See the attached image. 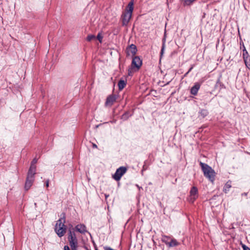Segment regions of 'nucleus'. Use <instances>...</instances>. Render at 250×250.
<instances>
[{
    "mask_svg": "<svg viewBox=\"0 0 250 250\" xmlns=\"http://www.w3.org/2000/svg\"><path fill=\"white\" fill-rule=\"evenodd\" d=\"M200 165L201 167L204 176L213 183L215 180V177L216 175L215 171L207 164L200 162Z\"/></svg>",
    "mask_w": 250,
    "mask_h": 250,
    "instance_id": "obj_1",
    "label": "nucleus"
},
{
    "mask_svg": "<svg viewBox=\"0 0 250 250\" xmlns=\"http://www.w3.org/2000/svg\"><path fill=\"white\" fill-rule=\"evenodd\" d=\"M133 5V0H132L128 3L125 9V12L122 14V23L124 25H126L128 24L132 17V14L134 8Z\"/></svg>",
    "mask_w": 250,
    "mask_h": 250,
    "instance_id": "obj_2",
    "label": "nucleus"
},
{
    "mask_svg": "<svg viewBox=\"0 0 250 250\" xmlns=\"http://www.w3.org/2000/svg\"><path fill=\"white\" fill-rule=\"evenodd\" d=\"M65 218L63 216V218H61L57 221L55 230L57 235L61 237L63 236L66 232V227L64 225Z\"/></svg>",
    "mask_w": 250,
    "mask_h": 250,
    "instance_id": "obj_3",
    "label": "nucleus"
},
{
    "mask_svg": "<svg viewBox=\"0 0 250 250\" xmlns=\"http://www.w3.org/2000/svg\"><path fill=\"white\" fill-rule=\"evenodd\" d=\"M142 64V61L139 57H134L132 59L131 66L128 70V75H131L134 71L139 70Z\"/></svg>",
    "mask_w": 250,
    "mask_h": 250,
    "instance_id": "obj_4",
    "label": "nucleus"
},
{
    "mask_svg": "<svg viewBox=\"0 0 250 250\" xmlns=\"http://www.w3.org/2000/svg\"><path fill=\"white\" fill-rule=\"evenodd\" d=\"M68 241L72 250H77L78 246V242L76 234L70 230L68 233Z\"/></svg>",
    "mask_w": 250,
    "mask_h": 250,
    "instance_id": "obj_5",
    "label": "nucleus"
},
{
    "mask_svg": "<svg viewBox=\"0 0 250 250\" xmlns=\"http://www.w3.org/2000/svg\"><path fill=\"white\" fill-rule=\"evenodd\" d=\"M36 173L32 172H28L25 184V189L28 190L34 181V175Z\"/></svg>",
    "mask_w": 250,
    "mask_h": 250,
    "instance_id": "obj_6",
    "label": "nucleus"
},
{
    "mask_svg": "<svg viewBox=\"0 0 250 250\" xmlns=\"http://www.w3.org/2000/svg\"><path fill=\"white\" fill-rule=\"evenodd\" d=\"M127 168L125 167H121L118 168L115 174L113 175V178L117 181H119L122 176L126 172Z\"/></svg>",
    "mask_w": 250,
    "mask_h": 250,
    "instance_id": "obj_7",
    "label": "nucleus"
},
{
    "mask_svg": "<svg viewBox=\"0 0 250 250\" xmlns=\"http://www.w3.org/2000/svg\"><path fill=\"white\" fill-rule=\"evenodd\" d=\"M198 197V189L195 187H193L190 191V196L189 197V201L191 203H193L194 201Z\"/></svg>",
    "mask_w": 250,
    "mask_h": 250,
    "instance_id": "obj_8",
    "label": "nucleus"
},
{
    "mask_svg": "<svg viewBox=\"0 0 250 250\" xmlns=\"http://www.w3.org/2000/svg\"><path fill=\"white\" fill-rule=\"evenodd\" d=\"M117 96L115 95H110L106 99L105 104L107 106H111L115 102Z\"/></svg>",
    "mask_w": 250,
    "mask_h": 250,
    "instance_id": "obj_9",
    "label": "nucleus"
},
{
    "mask_svg": "<svg viewBox=\"0 0 250 250\" xmlns=\"http://www.w3.org/2000/svg\"><path fill=\"white\" fill-rule=\"evenodd\" d=\"M137 52V48L136 46L132 44L127 49V53L128 55L134 56L135 55Z\"/></svg>",
    "mask_w": 250,
    "mask_h": 250,
    "instance_id": "obj_10",
    "label": "nucleus"
},
{
    "mask_svg": "<svg viewBox=\"0 0 250 250\" xmlns=\"http://www.w3.org/2000/svg\"><path fill=\"white\" fill-rule=\"evenodd\" d=\"M200 84L198 83H195L193 86H192L190 89V93L193 95H196L197 94L198 91L200 88Z\"/></svg>",
    "mask_w": 250,
    "mask_h": 250,
    "instance_id": "obj_11",
    "label": "nucleus"
},
{
    "mask_svg": "<svg viewBox=\"0 0 250 250\" xmlns=\"http://www.w3.org/2000/svg\"><path fill=\"white\" fill-rule=\"evenodd\" d=\"M76 231L81 233H85L86 232V227L83 224H79L75 227Z\"/></svg>",
    "mask_w": 250,
    "mask_h": 250,
    "instance_id": "obj_12",
    "label": "nucleus"
},
{
    "mask_svg": "<svg viewBox=\"0 0 250 250\" xmlns=\"http://www.w3.org/2000/svg\"><path fill=\"white\" fill-rule=\"evenodd\" d=\"M37 163V159L36 158H34L31 162V166L28 171L36 173V167L35 165Z\"/></svg>",
    "mask_w": 250,
    "mask_h": 250,
    "instance_id": "obj_13",
    "label": "nucleus"
},
{
    "mask_svg": "<svg viewBox=\"0 0 250 250\" xmlns=\"http://www.w3.org/2000/svg\"><path fill=\"white\" fill-rule=\"evenodd\" d=\"M179 245V243L175 239H170V241L169 242L168 246L170 247L177 246Z\"/></svg>",
    "mask_w": 250,
    "mask_h": 250,
    "instance_id": "obj_14",
    "label": "nucleus"
},
{
    "mask_svg": "<svg viewBox=\"0 0 250 250\" xmlns=\"http://www.w3.org/2000/svg\"><path fill=\"white\" fill-rule=\"evenodd\" d=\"M231 183L229 181L227 182L225 185L224 187L223 191L226 193H227L229 190V188H231Z\"/></svg>",
    "mask_w": 250,
    "mask_h": 250,
    "instance_id": "obj_15",
    "label": "nucleus"
},
{
    "mask_svg": "<svg viewBox=\"0 0 250 250\" xmlns=\"http://www.w3.org/2000/svg\"><path fill=\"white\" fill-rule=\"evenodd\" d=\"M126 85V82L124 80H120L118 83L119 90H122Z\"/></svg>",
    "mask_w": 250,
    "mask_h": 250,
    "instance_id": "obj_16",
    "label": "nucleus"
},
{
    "mask_svg": "<svg viewBox=\"0 0 250 250\" xmlns=\"http://www.w3.org/2000/svg\"><path fill=\"white\" fill-rule=\"evenodd\" d=\"M245 65L247 68L250 69V56L244 60Z\"/></svg>",
    "mask_w": 250,
    "mask_h": 250,
    "instance_id": "obj_17",
    "label": "nucleus"
},
{
    "mask_svg": "<svg viewBox=\"0 0 250 250\" xmlns=\"http://www.w3.org/2000/svg\"><path fill=\"white\" fill-rule=\"evenodd\" d=\"M170 238L167 236H163L162 241L163 242L165 243L167 245L168 244V240H170Z\"/></svg>",
    "mask_w": 250,
    "mask_h": 250,
    "instance_id": "obj_18",
    "label": "nucleus"
},
{
    "mask_svg": "<svg viewBox=\"0 0 250 250\" xmlns=\"http://www.w3.org/2000/svg\"><path fill=\"white\" fill-rule=\"evenodd\" d=\"M200 113L201 116H202L203 117H205L208 115V112L206 109H202Z\"/></svg>",
    "mask_w": 250,
    "mask_h": 250,
    "instance_id": "obj_19",
    "label": "nucleus"
},
{
    "mask_svg": "<svg viewBox=\"0 0 250 250\" xmlns=\"http://www.w3.org/2000/svg\"><path fill=\"white\" fill-rule=\"evenodd\" d=\"M95 38V36L93 35H89L86 38V40L88 42L92 41Z\"/></svg>",
    "mask_w": 250,
    "mask_h": 250,
    "instance_id": "obj_20",
    "label": "nucleus"
},
{
    "mask_svg": "<svg viewBox=\"0 0 250 250\" xmlns=\"http://www.w3.org/2000/svg\"><path fill=\"white\" fill-rule=\"evenodd\" d=\"M243 59L244 60L245 59H247V57H248L249 56V54H248V52H247V51H246V52H243Z\"/></svg>",
    "mask_w": 250,
    "mask_h": 250,
    "instance_id": "obj_21",
    "label": "nucleus"
},
{
    "mask_svg": "<svg viewBox=\"0 0 250 250\" xmlns=\"http://www.w3.org/2000/svg\"><path fill=\"white\" fill-rule=\"evenodd\" d=\"M97 39L99 41V42H102V39H103V36L101 35L100 33H99L97 35Z\"/></svg>",
    "mask_w": 250,
    "mask_h": 250,
    "instance_id": "obj_22",
    "label": "nucleus"
},
{
    "mask_svg": "<svg viewBox=\"0 0 250 250\" xmlns=\"http://www.w3.org/2000/svg\"><path fill=\"white\" fill-rule=\"evenodd\" d=\"M243 250H250V249L245 245L242 246Z\"/></svg>",
    "mask_w": 250,
    "mask_h": 250,
    "instance_id": "obj_23",
    "label": "nucleus"
},
{
    "mask_svg": "<svg viewBox=\"0 0 250 250\" xmlns=\"http://www.w3.org/2000/svg\"><path fill=\"white\" fill-rule=\"evenodd\" d=\"M164 48H165V43H163V46H162V49H161V54H163Z\"/></svg>",
    "mask_w": 250,
    "mask_h": 250,
    "instance_id": "obj_24",
    "label": "nucleus"
},
{
    "mask_svg": "<svg viewBox=\"0 0 250 250\" xmlns=\"http://www.w3.org/2000/svg\"><path fill=\"white\" fill-rule=\"evenodd\" d=\"M64 250H70V249L68 246L66 245L64 247Z\"/></svg>",
    "mask_w": 250,
    "mask_h": 250,
    "instance_id": "obj_25",
    "label": "nucleus"
},
{
    "mask_svg": "<svg viewBox=\"0 0 250 250\" xmlns=\"http://www.w3.org/2000/svg\"><path fill=\"white\" fill-rule=\"evenodd\" d=\"M46 187H49V180H47L46 182Z\"/></svg>",
    "mask_w": 250,
    "mask_h": 250,
    "instance_id": "obj_26",
    "label": "nucleus"
},
{
    "mask_svg": "<svg viewBox=\"0 0 250 250\" xmlns=\"http://www.w3.org/2000/svg\"><path fill=\"white\" fill-rule=\"evenodd\" d=\"M243 52H246V51H247L246 49V48L244 46H243Z\"/></svg>",
    "mask_w": 250,
    "mask_h": 250,
    "instance_id": "obj_27",
    "label": "nucleus"
},
{
    "mask_svg": "<svg viewBox=\"0 0 250 250\" xmlns=\"http://www.w3.org/2000/svg\"><path fill=\"white\" fill-rule=\"evenodd\" d=\"M136 186L138 188L139 190H140L141 188H142L141 187H140L138 185H137Z\"/></svg>",
    "mask_w": 250,
    "mask_h": 250,
    "instance_id": "obj_28",
    "label": "nucleus"
},
{
    "mask_svg": "<svg viewBox=\"0 0 250 250\" xmlns=\"http://www.w3.org/2000/svg\"><path fill=\"white\" fill-rule=\"evenodd\" d=\"M93 146L94 147H96V148L97 147V146L95 144H93Z\"/></svg>",
    "mask_w": 250,
    "mask_h": 250,
    "instance_id": "obj_29",
    "label": "nucleus"
},
{
    "mask_svg": "<svg viewBox=\"0 0 250 250\" xmlns=\"http://www.w3.org/2000/svg\"><path fill=\"white\" fill-rule=\"evenodd\" d=\"M192 67H191V68L189 69V70L188 72H189V71L192 69Z\"/></svg>",
    "mask_w": 250,
    "mask_h": 250,
    "instance_id": "obj_30",
    "label": "nucleus"
},
{
    "mask_svg": "<svg viewBox=\"0 0 250 250\" xmlns=\"http://www.w3.org/2000/svg\"><path fill=\"white\" fill-rule=\"evenodd\" d=\"M36 205H37V204L35 203V206H36Z\"/></svg>",
    "mask_w": 250,
    "mask_h": 250,
    "instance_id": "obj_31",
    "label": "nucleus"
},
{
    "mask_svg": "<svg viewBox=\"0 0 250 250\" xmlns=\"http://www.w3.org/2000/svg\"><path fill=\"white\" fill-rule=\"evenodd\" d=\"M95 250H98L97 249V248H96V249H95Z\"/></svg>",
    "mask_w": 250,
    "mask_h": 250,
    "instance_id": "obj_32",
    "label": "nucleus"
}]
</instances>
